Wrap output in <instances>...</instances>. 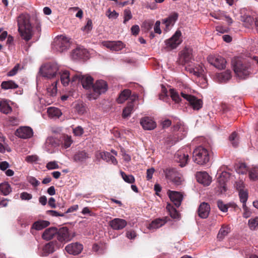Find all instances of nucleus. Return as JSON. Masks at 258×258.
<instances>
[{"label":"nucleus","mask_w":258,"mask_h":258,"mask_svg":"<svg viewBox=\"0 0 258 258\" xmlns=\"http://www.w3.org/2000/svg\"><path fill=\"white\" fill-rule=\"evenodd\" d=\"M40 72L43 77L52 79L56 78L58 73H60V70L56 63H48L40 68Z\"/></svg>","instance_id":"3"},{"label":"nucleus","mask_w":258,"mask_h":258,"mask_svg":"<svg viewBox=\"0 0 258 258\" xmlns=\"http://www.w3.org/2000/svg\"><path fill=\"white\" fill-rule=\"evenodd\" d=\"M18 32L25 41L30 40L33 35V28L30 21V16L22 14L17 19Z\"/></svg>","instance_id":"1"},{"label":"nucleus","mask_w":258,"mask_h":258,"mask_svg":"<svg viewBox=\"0 0 258 258\" xmlns=\"http://www.w3.org/2000/svg\"><path fill=\"white\" fill-rule=\"evenodd\" d=\"M174 131L179 132L181 134V138L184 137L187 132V128L181 123H177L173 127Z\"/></svg>","instance_id":"44"},{"label":"nucleus","mask_w":258,"mask_h":258,"mask_svg":"<svg viewBox=\"0 0 258 258\" xmlns=\"http://www.w3.org/2000/svg\"><path fill=\"white\" fill-rule=\"evenodd\" d=\"M134 107V104L133 100L130 102H128L127 106L123 110L122 117L123 118H125L130 116L133 111Z\"/></svg>","instance_id":"36"},{"label":"nucleus","mask_w":258,"mask_h":258,"mask_svg":"<svg viewBox=\"0 0 258 258\" xmlns=\"http://www.w3.org/2000/svg\"><path fill=\"white\" fill-rule=\"evenodd\" d=\"M0 192L4 196H7L12 192V188L8 182L0 184Z\"/></svg>","instance_id":"33"},{"label":"nucleus","mask_w":258,"mask_h":258,"mask_svg":"<svg viewBox=\"0 0 258 258\" xmlns=\"http://www.w3.org/2000/svg\"><path fill=\"white\" fill-rule=\"evenodd\" d=\"M174 158L176 161L179 163V166L181 167L185 166L189 160L188 154L183 150L178 151L175 153Z\"/></svg>","instance_id":"14"},{"label":"nucleus","mask_w":258,"mask_h":258,"mask_svg":"<svg viewBox=\"0 0 258 258\" xmlns=\"http://www.w3.org/2000/svg\"><path fill=\"white\" fill-rule=\"evenodd\" d=\"M83 248V245L78 242L68 244L65 248L67 252L75 255L80 253Z\"/></svg>","instance_id":"18"},{"label":"nucleus","mask_w":258,"mask_h":258,"mask_svg":"<svg viewBox=\"0 0 258 258\" xmlns=\"http://www.w3.org/2000/svg\"><path fill=\"white\" fill-rule=\"evenodd\" d=\"M28 181L30 184L34 186H37L40 183L39 181L33 176L29 177Z\"/></svg>","instance_id":"64"},{"label":"nucleus","mask_w":258,"mask_h":258,"mask_svg":"<svg viewBox=\"0 0 258 258\" xmlns=\"http://www.w3.org/2000/svg\"><path fill=\"white\" fill-rule=\"evenodd\" d=\"M239 196L240 202L242 203V205H246V202L248 199L247 191L244 189L239 191Z\"/></svg>","instance_id":"47"},{"label":"nucleus","mask_w":258,"mask_h":258,"mask_svg":"<svg viewBox=\"0 0 258 258\" xmlns=\"http://www.w3.org/2000/svg\"><path fill=\"white\" fill-rule=\"evenodd\" d=\"M132 18V14L131 11L129 9H125L124 11V21L123 23H125L129 20Z\"/></svg>","instance_id":"59"},{"label":"nucleus","mask_w":258,"mask_h":258,"mask_svg":"<svg viewBox=\"0 0 258 258\" xmlns=\"http://www.w3.org/2000/svg\"><path fill=\"white\" fill-rule=\"evenodd\" d=\"M185 69L189 73L192 74L194 76L201 78L204 81H206L205 73L202 64H188L185 67Z\"/></svg>","instance_id":"9"},{"label":"nucleus","mask_w":258,"mask_h":258,"mask_svg":"<svg viewBox=\"0 0 258 258\" xmlns=\"http://www.w3.org/2000/svg\"><path fill=\"white\" fill-rule=\"evenodd\" d=\"M95 157L96 160L100 161L102 159L107 162L111 163L114 165L117 164V161L115 158L111 155L110 153L105 151H96L95 153Z\"/></svg>","instance_id":"13"},{"label":"nucleus","mask_w":258,"mask_h":258,"mask_svg":"<svg viewBox=\"0 0 258 258\" xmlns=\"http://www.w3.org/2000/svg\"><path fill=\"white\" fill-rule=\"evenodd\" d=\"M71 81L72 82H81L83 87L86 89H92L93 79L90 76L84 75L81 72H77L74 75Z\"/></svg>","instance_id":"5"},{"label":"nucleus","mask_w":258,"mask_h":258,"mask_svg":"<svg viewBox=\"0 0 258 258\" xmlns=\"http://www.w3.org/2000/svg\"><path fill=\"white\" fill-rule=\"evenodd\" d=\"M248 170L246 165L245 163H240L236 166V171L238 174H244Z\"/></svg>","instance_id":"45"},{"label":"nucleus","mask_w":258,"mask_h":258,"mask_svg":"<svg viewBox=\"0 0 258 258\" xmlns=\"http://www.w3.org/2000/svg\"><path fill=\"white\" fill-rule=\"evenodd\" d=\"M90 157L85 151H80L76 152L73 157V160L77 163H84Z\"/></svg>","instance_id":"24"},{"label":"nucleus","mask_w":258,"mask_h":258,"mask_svg":"<svg viewBox=\"0 0 258 258\" xmlns=\"http://www.w3.org/2000/svg\"><path fill=\"white\" fill-rule=\"evenodd\" d=\"M70 39L64 36L56 37L52 44L53 48L57 51L62 52L67 50L70 46Z\"/></svg>","instance_id":"6"},{"label":"nucleus","mask_w":258,"mask_h":258,"mask_svg":"<svg viewBox=\"0 0 258 258\" xmlns=\"http://www.w3.org/2000/svg\"><path fill=\"white\" fill-rule=\"evenodd\" d=\"M57 239L60 242H68L72 239L71 236L69 229L67 227H62L57 229Z\"/></svg>","instance_id":"15"},{"label":"nucleus","mask_w":258,"mask_h":258,"mask_svg":"<svg viewBox=\"0 0 258 258\" xmlns=\"http://www.w3.org/2000/svg\"><path fill=\"white\" fill-rule=\"evenodd\" d=\"M131 94V91L130 90H124L120 93L118 98L117 99L118 103H123L125 100H126L128 99V98L130 96Z\"/></svg>","instance_id":"35"},{"label":"nucleus","mask_w":258,"mask_h":258,"mask_svg":"<svg viewBox=\"0 0 258 258\" xmlns=\"http://www.w3.org/2000/svg\"><path fill=\"white\" fill-rule=\"evenodd\" d=\"M181 96L189 102L190 105L194 110H198L202 107L203 101L201 99H198L192 95L184 92H181Z\"/></svg>","instance_id":"11"},{"label":"nucleus","mask_w":258,"mask_h":258,"mask_svg":"<svg viewBox=\"0 0 258 258\" xmlns=\"http://www.w3.org/2000/svg\"><path fill=\"white\" fill-rule=\"evenodd\" d=\"M249 178L251 180L255 181L258 179V166H253L248 170Z\"/></svg>","instance_id":"38"},{"label":"nucleus","mask_w":258,"mask_h":258,"mask_svg":"<svg viewBox=\"0 0 258 258\" xmlns=\"http://www.w3.org/2000/svg\"><path fill=\"white\" fill-rule=\"evenodd\" d=\"M73 143L71 137L69 136H64L63 137V145L66 148L70 147Z\"/></svg>","instance_id":"55"},{"label":"nucleus","mask_w":258,"mask_h":258,"mask_svg":"<svg viewBox=\"0 0 258 258\" xmlns=\"http://www.w3.org/2000/svg\"><path fill=\"white\" fill-rule=\"evenodd\" d=\"M57 81H54L51 85L48 86L46 88L47 94L50 96H54L57 93Z\"/></svg>","instance_id":"40"},{"label":"nucleus","mask_w":258,"mask_h":258,"mask_svg":"<svg viewBox=\"0 0 258 258\" xmlns=\"http://www.w3.org/2000/svg\"><path fill=\"white\" fill-rule=\"evenodd\" d=\"M39 157L36 155H29L26 157L25 160L29 163H33L37 162Z\"/></svg>","instance_id":"54"},{"label":"nucleus","mask_w":258,"mask_h":258,"mask_svg":"<svg viewBox=\"0 0 258 258\" xmlns=\"http://www.w3.org/2000/svg\"><path fill=\"white\" fill-rule=\"evenodd\" d=\"M168 194L170 200L173 203L174 205L176 207H179L183 199L182 194L178 191L171 190H169Z\"/></svg>","instance_id":"22"},{"label":"nucleus","mask_w":258,"mask_h":258,"mask_svg":"<svg viewBox=\"0 0 258 258\" xmlns=\"http://www.w3.org/2000/svg\"><path fill=\"white\" fill-rule=\"evenodd\" d=\"M92 92L89 91L87 93V96L89 100H95L102 94L106 92L108 89L107 83L102 80L96 81L92 86Z\"/></svg>","instance_id":"2"},{"label":"nucleus","mask_w":258,"mask_h":258,"mask_svg":"<svg viewBox=\"0 0 258 258\" xmlns=\"http://www.w3.org/2000/svg\"><path fill=\"white\" fill-rule=\"evenodd\" d=\"M209 155L208 150L205 148L199 146L193 152L194 161L199 165H205L209 161Z\"/></svg>","instance_id":"4"},{"label":"nucleus","mask_w":258,"mask_h":258,"mask_svg":"<svg viewBox=\"0 0 258 258\" xmlns=\"http://www.w3.org/2000/svg\"><path fill=\"white\" fill-rule=\"evenodd\" d=\"M92 29V22L91 20H88L86 25L82 28L85 33H88Z\"/></svg>","instance_id":"53"},{"label":"nucleus","mask_w":258,"mask_h":258,"mask_svg":"<svg viewBox=\"0 0 258 258\" xmlns=\"http://www.w3.org/2000/svg\"><path fill=\"white\" fill-rule=\"evenodd\" d=\"M140 123L145 130H152L156 126V122L150 117H144L140 120Z\"/></svg>","instance_id":"23"},{"label":"nucleus","mask_w":258,"mask_h":258,"mask_svg":"<svg viewBox=\"0 0 258 258\" xmlns=\"http://www.w3.org/2000/svg\"><path fill=\"white\" fill-rule=\"evenodd\" d=\"M230 232L229 228L227 226H222L217 235V238L219 241H222Z\"/></svg>","instance_id":"39"},{"label":"nucleus","mask_w":258,"mask_h":258,"mask_svg":"<svg viewBox=\"0 0 258 258\" xmlns=\"http://www.w3.org/2000/svg\"><path fill=\"white\" fill-rule=\"evenodd\" d=\"M248 226L251 230H255L258 226V217L249 219Z\"/></svg>","instance_id":"50"},{"label":"nucleus","mask_w":258,"mask_h":258,"mask_svg":"<svg viewBox=\"0 0 258 258\" xmlns=\"http://www.w3.org/2000/svg\"><path fill=\"white\" fill-rule=\"evenodd\" d=\"M60 75V80L62 85L64 86L69 85L70 82V74L68 71H64L58 73Z\"/></svg>","instance_id":"34"},{"label":"nucleus","mask_w":258,"mask_h":258,"mask_svg":"<svg viewBox=\"0 0 258 258\" xmlns=\"http://www.w3.org/2000/svg\"><path fill=\"white\" fill-rule=\"evenodd\" d=\"M210 211V206L206 203H202L198 209L199 216L203 219L208 217Z\"/></svg>","instance_id":"25"},{"label":"nucleus","mask_w":258,"mask_h":258,"mask_svg":"<svg viewBox=\"0 0 258 258\" xmlns=\"http://www.w3.org/2000/svg\"><path fill=\"white\" fill-rule=\"evenodd\" d=\"M170 216L173 219H179V215L177 211L170 204H168L166 206Z\"/></svg>","instance_id":"41"},{"label":"nucleus","mask_w":258,"mask_h":258,"mask_svg":"<svg viewBox=\"0 0 258 258\" xmlns=\"http://www.w3.org/2000/svg\"><path fill=\"white\" fill-rule=\"evenodd\" d=\"M178 17V15L177 13H173L168 16L167 18L162 20V23L165 25L167 29L170 26H173L175 22L176 21Z\"/></svg>","instance_id":"27"},{"label":"nucleus","mask_w":258,"mask_h":258,"mask_svg":"<svg viewBox=\"0 0 258 258\" xmlns=\"http://www.w3.org/2000/svg\"><path fill=\"white\" fill-rule=\"evenodd\" d=\"M109 225L115 230L123 229L127 225L126 220L121 218H114L109 222Z\"/></svg>","instance_id":"16"},{"label":"nucleus","mask_w":258,"mask_h":258,"mask_svg":"<svg viewBox=\"0 0 258 258\" xmlns=\"http://www.w3.org/2000/svg\"><path fill=\"white\" fill-rule=\"evenodd\" d=\"M125 235L126 237L131 240L134 239L137 237L136 231L132 229L127 230Z\"/></svg>","instance_id":"56"},{"label":"nucleus","mask_w":258,"mask_h":258,"mask_svg":"<svg viewBox=\"0 0 258 258\" xmlns=\"http://www.w3.org/2000/svg\"><path fill=\"white\" fill-rule=\"evenodd\" d=\"M242 208L243 209L244 212L243 214V217L245 218H247L249 217L251 214V212L249 210L248 208L246 206V205H242Z\"/></svg>","instance_id":"60"},{"label":"nucleus","mask_w":258,"mask_h":258,"mask_svg":"<svg viewBox=\"0 0 258 258\" xmlns=\"http://www.w3.org/2000/svg\"><path fill=\"white\" fill-rule=\"evenodd\" d=\"M166 178L173 185L178 186L182 184L183 178L181 174L174 169H166L164 171Z\"/></svg>","instance_id":"7"},{"label":"nucleus","mask_w":258,"mask_h":258,"mask_svg":"<svg viewBox=\"0 0 258 258\" xmlns=\"http://www.w3.org/2000/svg\"><path fill=\"white\" fill-rule=\"evenodd\" d=\"M208 61L218 69H224L226 67V61L221 56L210 55L207 57Z\"/></svg>","instance_id":"10"},{"label":"nucleus","mask_w":258,"mask_h":258,"mask_svg":"<svg viewBox=\"0 0 258 258\" xmlns=\"http://www.w3.org/2000/svg\"><path fill=\"white\" fill-rule=\"evenodd\" d=\"M197 180L198 182L205 186H208L211 182V177L206 172H199L196 174Z\"/></svg>","instance_id":"21"},{"label":"nucleus","mask_w":258,"mask_h":258,"mask_svg":"<svg viewBox=\"0 0 258 258\" xmlns=\"http://www.w3.org/2000/svg\"><path fill=\"white\" fill-rule=\"evenodd\" d=\"M73 132L76 136H80L83 135L84 130L81 126H78L73 130Z\"/></svg>","instance_id":"63"},{"label":"nucleus","mask_w":258,"mask_h":258,"mask_svg":"<svg viewBox=\"0 0 258 258\" xmlns=\"http://www.w3.org/2000/svg\"><path fill=\"white\" fill-rule=\"evenodd\" d=\"M229 140L232 144L233 146L236 147L238 144V138L237 134L235 132H233L229 137Z\"/></svg>","instance_id":"51"},{"label":"nucleus","mask_w":258,"mask_h":258,"mask_svg":"<svg viewBox=\"0 0 258 258\" xmlns=\"http://www.w3.org/2000/svg\"><path fill=\"white\" fill-rule=\"evenodd\" d=\"M20 198L22 200H30L32 198L31 194L27 192H23L20 194Z\"/></svg>","instance_id":"62"},{"label":"nucleus","mask_w":258,"mask_h":258,"mask_svg":"<svg viewBox=\"0 0 258 258\" xmlns=\"http://www.w3.org/2000/svg\"><path fill=\"white\" fill-rule=\"evenodd\" d=\"M192 49L190 47H185L182 51L180 56V61L185 64L190 61L193 58Z\"/></svg>","instance_id":"19"},{"label":"nucleus","mask_w":258,"mask_h":258,"mask_svg":"<svg viewBox=\"0 0 258 258\" xmlns=\"http://www.w3.org/2000/svg\"><path fill=\"white\" fill-rule=\"evenodd\" d=\"M170 95L172 99L175 103H179L181 101V99L178 93L173 89L169 90Z\"/></svg>","instance_id":"49"},{"label":"nucleus","mask_w":258,"mask_h":258,"mask_svg":"<svg viewBox=\"0 0 258 258\" xmlns=\"http://www.w3.org/2000/svg\"><path fill=\"white\" fill-rule=\"evenodd\" d=\"M167 221L165 218L156 219L153 221L148 226V228L150 230H155L164 225Z\"/></svg>","instance_id":"28"},{"label":"nucleus","mask_w":258,"mask_h":258,"mask_svg":"<svg viewBox=\"0 0 258 258\" xmlns=\"http://www.w3.org/2000/svg\"><path fill=\"white\" fill-rule=\"evenodd\" d=\"M1 87L2 89L8 90L17 88L18 86L14 82L12 81H9L2 82Z\"/></svg>","instance_id":"43"},{"label":"nucleus","mask_w":258,"mask_h":258,"mask_svg":"<svg viewBox=\"0 0 258 258\" xmlns=\"http://www.w3.org/2000/svg\"><path fill=\"white\" fill-rule=\"evenodd\" d=\"M49 222L45 220H39L34 223L32 228L36 230H41L49 225Z\"/></svg>","instance_id":"31"},{"label":"nucleus","mask_w":258,"mask_h":258,"mask_svg":"<svg viewBox=\"0 0 258 258\" xmlns=\"http://www.w3.org/2000/svg\"><path fill=\"white\" fill-rule=\"evenodd\" d=\"M15 135L20 138L28 139L33 136V131L29 127H21L16 130Z\"/></svg>","instance_id":"17"},{"label":"nucleus","mask_w":258,"mask_h":258,"mask_svg":"<svg viewBox=\"0 0 258 258\" xmlns=\"http://www.w3.org/2000/svg\"><path fill=\"white\" fill-rule=\"evenodd\" d=\"M182 42L181 32L177 30L174 35L165 41L166 47L170 49L175 48Z\"/></svg>","instance_id":"12"},{"label":"nucleus","mask_w":258,"mask_h":258,"mask_svg":"<svg viewBox=\"0 0 258 258\" xmlns=\"http://www.w3.org/2000/svg\"><path fill=\"white\" fill-rule=\"evenodd\" d=\"M120 174L122 178L126 182L133 183L135 182V179L132 175H126L124 172L121 171Z\"/></svg>","instance_id":"48"},{"label":"nucleus","mask_w":258,"mask_h":258,"mask_svg":"<svg viewBox=\"0 0 258 258\" xmlns=\"http://www.w3.org/2000/svg\"><path fill=\"white\" fill-rule=\"evenodd\" d=\"M48 170H53L59 168L57 162L55 161L49 162L46 165Z\"/></svg>","instance_id":"52"},{"label":"nucleus","mask_w":258,"mask_h":258,"mask_svg":"<svg viewBox=\"0 0 258 258\" xmlns=\"http://www.w3.org/2000/svg\"><path fill=\"white\" fill-rule=\"evenodd\" d=\"M47 112L48 113V116L50 118H58L62 114V112L60 109H59L57 108L53 107H48L47 108Z\"/></svg>","instance_id":"30"},{"label":"nucleus","mask_w":258,"mask_h":258,"mask_svg":"<svg viewBox=\"0 0 258 258\" xmlns=\"http://www.w3.org/2000/svg\"><path fill=\"white\" fill-rule=\"evenodd\" d=\"M86 51V50L84 48L78 47L73 50L71 55L72 58L74 59L83 58Z\"/></svg>","instance_id":"29"},{"label":"nucleus","mask_w":258,"mask_h":258,"mask_svg":"<svg viewBox=\"0 0 258 258\" xmlns=\"http://www.w3.org/2000/svg\"><path fill=\"white\" fill-rule=\"evenodd\" d=\"M106 15L109 19H116L118 16V14L115 11H111L110 9L106 12Z\"/></svg>","instance_id":"58"},{"label":"nucleus","mask_w":258,"mask_h":258,"mask_svg":"<svg viewBox=\"0 0 258 258\" xmlns=\"http://www.w3.org/2000/svg\"><path fill=\"white\" fill-rule=\"evenodd\" d=\"M231 77V72L230 71H226L224 72L218 74L217 78L221 82H226L230 79Z\"/></svg>","instance_id":"37"},{"label":"nucleus","mask_w":258,"mask_h":258,"mask_svg":"<svg viewBox=\"0 0 258 258\" xmlns=\"http://www.w3.org/2000/svg\"><path fill=\"white\" fill-rule=\"evenodd\" d=\"M230 177V174L226 171L222 172L220 176L218 177L217 180L220 186L225 188V182L227 181Z\"/></svg>","instance_id":"32"},{"label":"nucleus","mask_w":258,"mask_h":258,"mask_svg":"<svg viewBox=\"0 0 258 258\" xmlns=\"http://www.w3.org/2000/svg\"><path fill=\"white\" fill-rule=\"evenodd\" d=\"M232 64L236 75L240 79H245L249 75V72L248 67L240 60H238L235 62L233 61Z\"/></svg>","instance_id":"8"},{"label":"nucleus","mask_w":258,"mask_h":258,"mask_svg":"<svg viewBox=\"0 0 258 258\" xmlns=\"http://www.w3.org/2000/svg\"><path fill=\"white\" fill-rule=\"evenodd\" d=\"M57 229L52 227L45 229L42 235V238L46 240L51 239L56 234Z\"/></svg>","instance_id":"26"},{"label":"nucleus","mask_w":258,"mask_h":258,"mask_svg":"<svg viewBox=\"0 0 258 258\" xmlns=\"http://www.w3.org/2000/svg\"><path fill=\"white\" fill-rule=\"evenodd\" d=\"M0 111L8 114L12 111V108L6 101H2L0 102Z\"/></svg>","instance_id":"42"},{"label":"nucleus","mask_w":258,"mask_h":258,"mask_svg":"<svg viewBox=\"0 0 258 258\" xmlns=\"http://www.w3.org/2000/svg\"><path fill=\"white\" fill-rule=\"evenodd\" d=\"M45 146L48 150H51V148L57 146V143L55 139L52 137L48 138L45 142Z\"/></svg>","instance_id":"46"},{"label":"nucleus","mask_w":258,"mask_h":258,"mask_svg":"<svg viewBox=\"0 0 258 258\" xmlns=\"http://www.w3.org/2000/svg\"><path fill=\"white\" fill-rule=\"evenodd\" d=\"M43 250L46 253H52L54 250V246L52 243H48L44 246Z\"/></svg>","instance_id":"57"},{"label":"nucleus","mask_w":258,"mask_h":258,"mask_svg":"<svg viewBox=\"0 0 258 258\" xmlns=\"http://www.w3.org/2000/svg\"><path fill=\"white\" fill-rule=\"evenodd\" d=\"M102 45L112 51H119L124 47V44L120 41H104L102 42Z\"/></svg>","instance_id":"20"},{"label":"nucleus","mask_w":258,"mask_h":258,"mask_svg":"<svg viewBox=\"0 0 258 258\" xmlns=\"http://www.w3.org/2000/svg\"><path fill=\"white\" fill-rule=\"evenodd\" d=\"M217 205L219 209L223 212L227 211L228 207L226 205L224 204L222 201H219L217 202Z\"/></svg>","instance_id":"61"}]
</instances>
